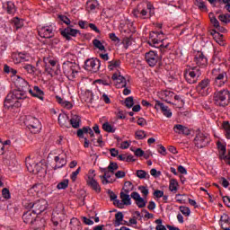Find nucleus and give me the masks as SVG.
I'll return each instance as SVG.
<instances>
[{
	"label": "nucleus",
	"mask_w": 230,
	"mask_h": 230,
	"mask_svg": "<svg viewBox=\"0 0 230 230\" xmlns=\"http://www.w3.org/2000/svg\"><path fill=\"white\" fill-rule=\"evenodd\" d=\"M115 219L116 226H121V222H123V213L118 212L117 214H115Z\"/></svg>",
	"instance_id": "obj_47"
},
{
	"label": "nucleus",
	"mask_w": 230,
	"mask_h": 230,
	"mask_svg": "<svg viewBox=\"0 0 230 230\" xmlns=\"http://www.w3.org/2000/svg\"><path fill=\"white\" fill-rule=\"evenodd\" d=\"M80 34V31L76 29H73V25H69L61 31V35L66 40H71V37H76L77 34Z\"/></svg>",
	"instance_id": "obj_16"
},
{
	"label": "nucleus",
	"mask_w": 230,
	"mask_h": 230,
	"mask_svg": "<svg viewBox=\"0 0 230 230\" xmlns=\"http://www.w3.org/2000/svg\"><path fill=\"white\" fill-rule=\"evenodd\" d=\"M58 19L62 21V22H64L65 24H66V26H70L71 24V20H69V18H67V16L60 14L58 15Z\"/></svg>",
	"instance_id": "obj_52"
},
{
	"label": "nucleus",
	"mask_w": 230,
	"mask_h": 230,
	"mask_svg": "<svg viewBox=\"0 0 230 230\" xmlns=\"http://www.w3.org/2000/svg\"><path fill=\"white\" fill-rule=\"evenodd\" d=\"M111 80L115 83V86L117 89H123V87H127V79L121 75L119 73H115L111 76Z\"/></svg>",
	"instance_id": "obj_18"
},
{
	"label": "nucleus",
	"mask_w": 230,
	"mask_h": 230,
	"mask_svg": "<svg viewBox=\"0 0 230 230\" xmlns=\"http://www.w3.org/2000/svg\"><path fill=\"white\" fill-rule=\"evenodd\" d=\"M87 186H90L93 191H96L97 193H100L102 191V187H100V183H98V181L94 179L93 176H88V179L86 180Z\"/></svg>",
	"instance_id": "obj_24"
},
{
	"label": "nucleus",
	"mask_w": 230,
	"mask_h": 230,
	"mask_svg": "<svg viewBox=\"0 0 230 230\" xmlns=\"http://www.w3.org/2000/svg\"><path fill=\"white\" fill-rule=\"evenodd\" d=\"M38 33L42 39H53L55 37V31L51 25L40 28Z\"/></svg>",
	"instance_id": "obj_14"
},
{
	"label": "nucleus",
	"mask_w": 230,
	"mask_h": 230,
	"mask_svg": "<svg viewBox=\"0 0 230 230\" xmlns=\"http://www.w3.org/2000/svg\"><path fill=\"white\" fill-rule=\"evenodd\" d=\"M32 206L31 211H33L35 215H40V213L48 209V201H46V199H40L35 201Z\"/></svg>",
	"instance_id": "obj_15"
},
{
	"label": "nucleus",
	"mask_w": 230,
	"mask_h": 230,
	"mask_svg": "<svg viewBox=\"0 0 230 230\" xmlns=\"http://www.w3.org/2000/svg\"><path fill=\"white\" fill-rule=\"evenodd\" d=\"M147 44L153 48H159L164 46V32L163 31H151L149 33V40Z\"/></svg>",
	"instance_id": "obj_5"
},
{
	"label": "nucleus",
	"mask_w": 230,
	"mask_h": 230,
	"mask_svg": "<svg viewBox=\"0 0 230 230\" xmlns=\"http://www.w3.org/2000/svg\"><path fill=\"white\" fill-rule=\"evenodd\" d=\"M120 199L124 206H130L132 204V201L130 199V195L125 194V192L123 191L120 192Z\"/></svg>",
	"instance_id": "obj_35"
},
{
	"label": "nucleus",
	"mask_w": 230,
	"mask_h": 230,
	"mask_svg": "<svg viewBox=\"0 0 230 230\" xmlns=\"http://www.w3.org/2000/svg\"><path fill=\"white\" fill-rule=\"evenodd\" d=\"M146 175H148V173L144 170L137 171V177H138V179H146Z\"/></svg>",
	"instance_id": "obj_54"
},
{
	"label": "nucleus",
	"mask_w": 230,
	"mask_h": 230,
	"mask_svg": "<svg viewBox=\"0 0 230 230\" xmlns=\"http://www.w3.org/2000/svg\"><path fill=\"white\" fill-rule=\"evenodd\" d=\"M51 222L55 230H66L67 227V219H66L64 206L60 205L52 212Z\"/></svg>",
	"instance_id": "obj_2"
},
{
	"label": "nucleus",
	"mask_w": 230,
	"mask_h": 230,
	"mask_svg": "<svg viewBox=\"0 0 230 230\" xmlns=\"http://www.w3.org/2000/svg\"><path fill=\"white\" fill-rule=\"evenodd\" d=\"M180 211L185 217H190V215L191 213V210H190V208H188V207H180Z\"/></svg>",
	"instance_id": "obj_51"
},
{
	"label": "nucleus",
	"mask_w": 230,
	"mask_h": 230,
	"mask_svg": "<svg viewBox=\"0 0 230 230\" xmlns=\"http://www.w3.org/2000/svg\"><path fill=\"white\" fill-rule=\"evenodd\" d=\"M100 6L98 0H88L86 2V10L88 12H93V10H96Z\"/></svg>",
	"instance_id": "obj_32"
},
{
	"label": "nucleus",
	"mask_w": 230,
	"mask_h": 230,
	"mask_svg": "<svg viewBox=\"0 0 230 230\" xmlns=\"http://www.w3.org/2000/svg\"><path fill=\"white\" fill-rule=\"evenodd\" d=\"M110 39L112 42H115V44H119L120 42V40L116 36V33H110Z\"/></svg>",
	"instance_id": "obj_60"
},
{
	"label": "nucleus",
	"mask_w": 230,
	"mask_h": 230,
	"mask_svg": "<svg viewBox=\"0 0 230 230\" xmlns=\"http://www.w3.org/2000/svg\"><path fill=\"white\" fill-rule=\"evenodd\" d=\"M2 196L5 200H10V199H12V195L10 194V190H8V188H4L2 190Z\"/></svg>",
	"instance_id": "obj_49"
},
{
	"label": "nucleus",
	"mask_w": 230,
	"mask_h": 230,
	"mask_svg": "<svg viewBox=\"0 0 230 230\" xmlns=\"http://www.w3.org/2000/svg\"><path fill=\"white\" fill-rule=\"evenodd\" d=\"M162 98L164 100V102H166V103H172V100L173 98V96H175V93H173V92L165 90L162 93Z\"/></svg>",
	"instance_id": "obj_31"
},
{
	"label": "nucleus",
	"mask_w": 230,
	"mask_h": 230,
	"mask_svg": "<svg viewBox=\"0 0 230 230\" xmlns=\"http://www.w3.org/2000/svg\"><path fill=\"white\" fill-rule=\"evenodd\" d=\"M124 103L128 109H132L134 107V97L129 96L126 98Z\"/></svg>",
	"instance_id": "obj_46"
},
{
	"label": "nucleus",
	"mask_w": 230,
	"mask_h": 230,
	"mask_svg": "<svg viewBox=\"0 0 230 230\" xmlns=\"http://www.w3.org/2000/svg\"><path fill=\"white\" fill-rule=\"evenodd\" d=\"M208 17L210 19L211 24L214 26V28H217L219 31H224V27H220V22L217 19L215 16V13H209Z\"/></svg>",
	"instance_id": "obj_30"
},
{
	"label": "nucleus",
	"mask_w": 230,
	"mask_h": 230,
	"mask_svg": "<svg viewBox=\"0 0 230 230\" xmlns=\"http://www.w3.org/2000/svg\"><path fill=\"white\" fill-rule=\"evenodd\" d=\"M135 136L137 139H145V137H146V133L143 130H137L136 131Z\"/></svg>",
	"instance_id": "obj_53"
},
{
	"label": "nucleus",
	"mask_w": 230,
	"mask_h": 230,
	"mask_svg": "<svg viewBox=\"0 0 230 230\" xmlns=\"http://www.w3.org/2000/svg\"><path fill=\"white\" fill-rule=\"evenodd\" d=\"M222 128L225 131V136L226 139H230V123L227 120L223 121Z\"/></svg>",
	"instance_id": "obj_36"
},
{
	"label": "nucleus",
	"mask_w": 230,
	"mask_h": 230,
	"mask_svg": "<svg viewBox=\"0 0 230 230\" xmlns=\"http://www.w3.org/2000/svg\"><path fill=\"white\" fill-rule=\"evenodd\" d=\"M91 127H84L83 128H79L77 130V137H79L81 139H84V134H89Z\"/></svg>",
	"instance_id": "obj_42"
},
{
	"label": "nucleus",
	"mask_w": 230,
	"mask_h": 230,
	"mask_svg": "<svg viewBox=\"0 0 230 230\" xmlns=\"http://www.w3.org/2000/svg\"><path fill=\"white\" fill-rule=\"evenodd\" d=\"M195 4L198 6V8H199V10H208L206 3H204L202 0H196Z\"/></svg>",
	"instance_id": "obj_50"
},
{
	"label": "nucleus",
	"mask_w": 230,
	"mask_h": 230,
	"mask_svg": "<svg viewBox=\"0 0 230 230\" xmlns=\"http://www.w3.org/2000/svg\"><path fill=\"white\" fill-rule=\"evenodd\" d=\"M219 159H221V161H225L226 164L230 165V150H228V154L226 155L225 154L222 156H220Z\"/></svg>",
	"instance_id": "obj_55"
},
{
	"label": "nucleus",
	"mask_w": 230,
	"mask_h": 230,
	"mask_svg": "<svg viewBox=\"0 0 230 230\" xmlns=\"http://www.w3.org/2000/svg\"><path fill=\"white\" fill-rule=\"evenodd\" d=\"M210 87L211 80H209V78H205L198 84L196 89L201 96H208L210 93Z\"/></svg>",
	"instance_id": "obj_9"
},
{
	"label": "nucleus",
	"mask_w": 230,
	"mask_h": 230,
	"mask_svg": "<svg viewBox=\"0 0 230 230\" xmlns=\"http://www.w3.org/2000/svg\"><path fill=\"white\" fill-rule=\"evenodd\" d=\"M58 121L60 127H66V128H69V116H67L66 114L60 113L58 115Z\"/></svg>",
	"instance_id": "obj_29"
},
{
	"label": "nucleus",
	"mask_w": 230,
	"mask_h": 230,
	"mask_svg": "<svg viewBox=\"0 0 230 230\" xmlns=\"http://www.w3.org/2000/svg\"><path fill=\"white\" fill-rule=\"evenodd\" d=\"M22 206L26 208V209H33V202H31L30 200H23L22 201Z\"/></svg>",
	"instance_id": "obj_57"
},
{
	"label": "nucleus",
	"mask_w": 230,
	"mask_h": 230,
	"mask_svg": "<svg viewBox=\"0 0 230 230\" xmlns=\"http://www.w3.org/2000/svg\"><path fill=\"white\" fill-rule=\"evenodd\" d=\"M137 123L140 127H145L146 125V119H145V118H138Z\"/></svg>",
	"instance_id": "obj_62"
},
{
	"label": "nucleus",
	"mask_w": 230,
	"mask_h": 230,
	"mask_svg": "<svg viewBox=\"0 0 230 230\" xmlns=\"http://www.w3.org/2000/svg\"><path fill=\"white\" fill-rule=\"evenodd\" d=\"M54 160L56 163L54 170H58V168H64V166L67 164V159H66V154L55 156Z\"/></svg>",
	"instance_id": "obj_22"
},
{
	"label": "nucleus",
	"mask_w": 230,
	"mask_h": 230,
	"mask_svg": "<svg viewBox=\"0 0 230 230\" xmlns=\"http://www.w3.org/2000/svg\"><path fill=\"white\" fill-rule=\"evenodd\" d=\"M219 21H221V22H225V24H229L230 22V14L229 13H226V14H220L218 16Z\"/></svg>",
	"instance_id": "obj_44"
},
{
	"label": "nucleus",
	"mask_w": 230,
	"mask_h": 230,
	"mask_svg": "<svg viewBox=\"0 0 230 230\" xmlns=\"http://www.w3.org/2000/svg\"><path fill=\"white\" fill-rule=\"evenodd\" d=\"M177 186H179V182H177V180L172 179L170 181V184H169L170 191H177Z\"/></svg>",
	"instance_id": "obj_45"
},
{
	"label": "nucleus",
	"mask_w": 230,
	"mask_h": 230,
	"mask_svg": "<svg viewBox=\"0 0 230 230\" xmlns=\"http://www.w3.org/2000/svg\"><path fill=\"white\" fill-rule=\"evenodd\" d=\"M26 125L31 134H39L42 129V124H40L39 119L35 117H29L26 120Z\"/></svg>",
	"instance_id": "obj_8"
},
{
	"label": "nucleus",
	"mask_w": 230,
	"mask_h": 230,
	"mask_svg": "<svg viewBox=\"0 0 230 230\" xmlns=\"http://www.w3.org/2000/svg\"><path fill=\"white\" fill-rule=\"evenodd\" d=\"M31 96L34 98H38L39 100H41V102H44V91H42L39 86H34L31 90L29 88V92Z\"/></svg>",
	"instance_id": "obj_26"
},
{
	"label": "nucleus",
	"mask_w": 230,
	"mask_h": 230,
	"mask_svg": "<svg viewBox=\"0 0 230 230\" xmlns=\"http://www.w3.org/2000/svg\"><path fill=\"white\" fill-rule=\"evenodd\" d=\"M100 66H102V61L98 58H90L84 62V69L90 73H98Z\"/></svg>",
	"instance_id": "obj_10"
},
{
	"label": "nucleus",
	"mask_w": 230,
	"mask_h": 230,
	"mask_svg": "<svg viewBox=\"0 0 230 230\" xmlns=\"http://www.w3.org/2000/svg\"><path fill=\"white\" fill-rule=\"evenodd\" d=\"M63 73L68 80H75L78 74V66L71 61H66L63 63Z\"/></svg>",
	"instance_id": "obj_7"
},
{
	"label": "nucleus",
	"mask_w": 230,
	"mask_h": 230,
	"mask_svg": "<svg viewBox=\"0 0 230 230\" xmlns=\"http://www.w3.org/2000/svg\"><path fill=\"white\" fill-rule=\"evenodd\" d=\"M173 131L175 132V134H181L182 136H190V134H191V130H190V128L181 124L174 125Z\"/></svg>",
	"instance_id": "obj_25"
},
{
	"label": "nucleus",
	"mask_w": 230,
	"mask_h": 230,
	"mask_svg": "<svg viewBox=\"0 0 230 230\" xmlns=\"http://www.w3.org/2000/svg\"><path fill=\"white\" fill-rule=\"evenodd\" d=\"M102 129L105 132H110L111 134H114V132H116V128L112 127V125L109 124V122H105L102 124Z\"/></svg>",
	"instance_id": "obj_40"
},
{
	"label": "nucleus",
	"mask_w": 230,
	"mask_h": 230,
	"mask_svg": "<svg viewBox=\"0 0 230 230\" xmlns=\"http://www.w3.org/2000/svg\"><path fill=\"white\" fill-rule=\"evenodd\" d=\"M108 69L110 71H114V69H118L121 66V60L119 59H112L111 61L108 62Z\"/></svg>",
	"instance_id": "obj_33"
},
{
	"label": "nucleus",
	"mask_w": 230,
	"mask_h": 230,
	"mask_svg": "<svg viewBox=\"0 0 230 230\" xmlns=\"http://www.w3.org/2000/svg\"><path fill=\"white\" fill-rule=\"evenodd\" d=\"M155 109L156 111H162L164 116L170 118L172 116V111L168 110V106H164V103L155 101Z\"/></svg>",
	"instance_id": "obj_23"
},
{
	"label": "nucleus",
	"mask_w": 230,
	"mask_h": 230,
	"mask_svg": "<svg viewBox=\"0 0 230 230\" xmlns=\"http://www.w3.org/2000/svg\"><path fill=\"white\" fill-rule=\"evenodd\" d=\"M200 75H202V72L199 66L190 67L184 71V77L188 84H197Z\"/></svg>",
	"instance_id": "obj_6"
},
{
	"label": "nucleus",
	"mask_w": 230,
	"mask_h": 230,
	"mask_svg": "<svg viewBox=\"0 0 230 230\" xmlns=\"http://www.w3.org/2000/svg\"><path fill=\"white\" fill-rule=\"evenodd\" d=\"M22 68L28 73V75H31L32 76H39V75H42V70L33 66L31 64H24Z\"/></svg>",
	"instance_id": "obj_21"
},
{
	"label": "nucleus",
	"mask_w": 230,
	"mask_h": 230,
	"mask_svg": "<svg viewBox=\"0 0 230 230\" xmlns=\"http://www.w3.org/2000/svg\"><path fill=\"white\" fill-rule=\"evenodd\" d=\"M138 190H139V191H141V193H142L143 195H145V197H148V189H146V187H145V186H139V187H138Z\"/></svg>",
	"instance_id": "obj_61"
},
{
	"label": "nucleus",
	"mask_w": 230,
	"mask_h": 230,
	"mask_svg": "<svg viewBox=\"0 0 230 230\" xmlns=\"http://www.w3.org/2000/svg\"><path fill=\"white\" fill-rule=\"evenodd\" d=\"M110 173L111 172L108 170V172L104 173L103 175L99 176L102 184H112V182H114V181H116V180L111 179Z\"/></svg>",
	"instance_id": "obj_34"
},
{
	"label": "nucleus",
	"mask_w": 230,
	"mask_h": 230,
	"mask_svg": "<svg viewBox=\"0 0 230 230\" xmlns=\"http://www.w3.org/2000/svg\"><path fill=\"white\" fill-rule=\"evenodd\" d=\"M194 62L199 67H206L208 66V57L202 51H198L194 57Z\"/></svg>",
	"instance_id": "obj_17"
},
{
	"label": "nucleus",
	"mask_w": 230,
	"mask_h": 230,
	"mask_svg": "<svg viewBox=\"0 0 230 230\" xmlns=\"http://www.w3.org/2000/svg\"><path fill=\"white\" fill-rule=\"evenodd\" d=\"M81 170H82V168L78 167L76 169V171L72 172L70 179H72L73 182H75V181H76V177H78V173H80Z\"/></svg>",
	"instance_id": "obj_56"
},
{
	"label": "nucleus",
	"mask_w": 230,
	"mask_h": 230,
	"mask_svg": "<svg viewBox=\"0 0 230 230\" xmlns=\"http://www.w3.org/2000/svg\"><path fill=\"white\" fill-rule=\"evenodd\" d=\"M223 201L227 206V208H230V198L229 196L223 197Z\"/></svg>",
	"instance_id": "obj_64"
},
{
	"label": "nucleus",
	"mask_w": 230,
	"mask_h": 230,
	"mask_svg": "<svg viewBox=\"0 0 230 230\" xmlns=\"http://www.w3.org/2000/svg\"><path fill=\"white\" fill-rule=\"evenodd\" d=\"M118 168H119V166H118L117 163L110 162V164L108 166V170L111 173H114V172H116V170H118Z\"/></svg>",
	"instance_id": "obj_48"
},
{
	"label": "nucleus",
	"mask_w": 230,
	"mask_h": 230,
	"mask_svg": "<svg viewBox=\"0 0 230 230\" xmlns=\"http://www.w3.org/2000/svg\"><path fill=\"white\" fill-rule=\"evenodd\" d=\"M25 164L30 173H37V164L33 160H31V158L27 157L25 160Z\"/></svg>",
	"instance_id": "obj_27"
},
{
	"label": "nucleus",
	"mask_w": 230,
	"mask_h": 230,
	"mask_svg": "<svg viewBox=\"0 0 230 230\" xmlns=\"http://www.w3.org/2000/svg\"><path fill=\"white\" fill-rule=\"evenodd\" d=\"M13 82L16 87V89H20L22 91H30V84L26 81V79L21 77L20 75L13 76Z\"/></svg>",
	"instance_id": "obj_13"
},
{
	"label": "nucleus",
	"mask_w": 230,
	"mask_h": 230,
	"mask_svg": "<svg viewBox=\"0 0 230 230\" xmlns=\"http://www.w3.org/2000/svg\"><path fill=\"white\" fill-rule=\"evenodd\" d=\"M145 58L146 64H148L150 67H155V66H157V63L161 62V58L159 57L157 52L154 50L146 52Z\"/></svg>",
	"instance_id": "obj_11"
},
{
	"label": "nucleus",
	"mask_w": 230,
	"mask_h": 230,
	"mask_svg": "<svg viewBox=\"0 0 230 230\" xmlns=\"http://www.w3.org/2000/svg\"><path fill=\"white\" fill-rule=\"evenodd\" d=\"M22 220L25 224L31 225H33L34 222H39V219H37V214H35L33 210H28L27 212L23 213Z\"/></svg>",
	"instance_id": "obj_19"
},
{
	"label": "nucleus",
	"mask_w": 230,
	"mask_h": 230,
	"mask_svg": "<svg viewBox=\"0 0 230 230\" xmlns=\"http://www.w3.org/2000/svg\"><path fill=\"white\" fill-rule=\"evenodd\" d=\"M13 62L14 64H21L22 62H30V56L20 53H14L12 55Z\"/></svg>",
	"instance_id": "obj_20"
},
{
	"label": "nucleus",
	"mask_w": 230,
	"mask_h": 230,
	"mask_svg": "<svg viewBox=\"0 0 230 230\" xmlns=\"http://www.w3.org/2000/svg\"><path fill=\"white\" fill-rule=\"evenodd\" d=\"M17 12V7H15V4L13 2H7V13L9 15H13Z\"/></svg>",
	"instance_id": "obj_38"
},
{
	"label": "nucleus",
	"mask_w": 230,
	"mask_h": 230,
	"mask_svg": "<svg viewBox=\"0 0 230 230\" xmlns=\"http://www.w3.org/2000/svg\"><path fill=\"white\" fill-rule=\"evenodd\" d=\"M209 137L204 133H198L194 138V145L197 146V148H204L205 146H208L209 145Z\"/></svg>",
	"instance_id": "obj_12"
},
{
	"label": "nucleus",
	"mask_w": 230,
	"mask_h": 230,
	"mask_svg": "<svg viewBox=\"0 0 230 230\" xmlns=\"http://www.w3.org/2000/svg\"><path fill=\"white\" fill-rule=\"evenodd\" d=\"M82 122V118L78 115L72 116L71 119H68V127H73V128H79L80 123Z\"/></svg>",
	"instance_id": "obj_28"
},
{
	"label": "nucleus",
	"mask_w": 230,
	"mask_h": 230,
	"mask_svg": "<svg viewBox=\"0 0 230 230\" xmlns=\"http://www.w3.org/2000/svg\"><path fill=\"white\" fill-rule=\"evenodd\" d=\"M213 102L217 107H227L230 103V92L227 89L216 91L213 94Z\"/></svg>",
	"instance_id": "obj_4"
},
{
	"label": "nucleus",
	"mask_w": 230,
	"mask_h": 230,
	"mask_svg": "<svg viewBox=\"0 0 230 230\" xmlns=\"http://www.w3.org/2000/svg\"><path fill=\"white\" fill-rule=\"evenodd\" d=\"M69 186V180L65 179L57 185L58 190H66Z\"/></svg>",
	"instance_id": "obj_43"
},
{
	"label": "nucleus",
	"mask_w": 230,
	"mask_h": 230,
	"mask_svg": "<svg viewBox=\"0 0 230 230\" xmlns=\"http://www.w3.org/2000/svg\"><path fill=\"white\" fill-rule=\"evenodd\" d=\"M12 22L15 28V30H21L22 26H24V22L22 20L19 19V17H14L12 20Z\"/></svg>",
	"instance_id": "obj_37"
},
{
	"label": "nucleus",
	"mask_w": 230,
	"mask_h": 230,
	"mask_svg": "<svg viewBox=\"0 0 230 230\" xmlns=\"http://www.w3.org/2000/svg\"><path fill=\"white\" fill-rule=\"evenodd\" d=\"M28 98V92L16 88L7 94L4 102V109H19L22 105L21 102Z\"/></svg>",
	"instance_id": "obj_1"
},
{
	"label": "nucleus",
	"mask_w": 230,
	"mask_h": 230,
	"mask_svg": "<svg viewBox=\"0 0 230 230\" xmlns=\"http://www.w3.org/2000/svg\"><path fill=\"white\" fill-rule=\"evenodd\" d=\"M93 44L94 48H96L100 51H105V46H103V43H102V41H100V40L94 39L93 40Z\"/></svg>",
	"instance_id": "obj_41"
},
{
	"label": "nucleus",
	"mask_w": 230,
	"mask_h": 230,
	"mask_svg": "<svg viewBox=\"0 0 230 230\" xmlns=\"http://www.w3.org/2000/svg\"><path fill=\"white\" fill-rule=\"evenodd\" d=\"M70 226H73V227H76L77 230H82V222H80V219L76 217H73L70 220Z\"/></svg>",
	"instance_id": "obj_39"
},
{
	"label": "nucleus",
	"mask_w": 230,
	"mask_h": 230,
	"mask_svg": "<svg viewBox=\"0 0 230 230\" xmlns=\"http://www.w3.org/2000/svg\"><path fill=\"white\" fill-rule=\"evenodd\" d=\"M136 204L138 208H145L146 206V201H145V199L140 198L139 200L136 201Z\"/></svg>",
	"instance_id": "obj_59"
},
{
	"label": "nucleus",
	"mask_w": 230,
	"mask_h": 230,
	"mask_svg": "<svg viewBox=\"0 0 230 230\" xmlns=\"http://www.w3.org/2000/svg\"><path fill=\"white\" fill-rule=\"evenodd\" d=\"M213 79H212V85L214 89H220L224 87V85H227V83L230 80L229 75L227 72L224 70H220V68H214L212 70Z\"/></svg>",
	"instance_id": "obj_3"
},
{
	"label": "nucleus",
	"mask_w": 230,
	"mask_h": 230,
	"mask_svg": "<svg viewBox=\"0 0 230 230\" xmlns=\"http://www.w3.org/2000/svg\"><path fill=\"white\" fill-rule=\"evenodd\" d=\"M131 199H133L134 200H139L141 199V195H139L137 192L134 191L131 193Z\"/></svg>",
	"instance_id": "obj_63"
},
{
	"label": "nucleus",
	"mask_w": 230,
	"mask_h": 230,
	"mask_svg": "<svg viewBox=\"0 0 230 230\" xmlns=\"http://www.w3.org/2000/svg\"><path fill=\"white\" fill-rule=\"evenodd\" d=\"M218 149H219V158L222 157L224 155H226V146L222 144H218Z\"/></svg>",
	"instance_id": "obj_58"
}]
</instances>
